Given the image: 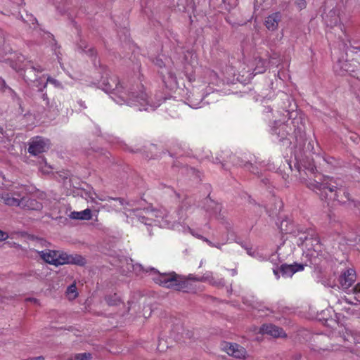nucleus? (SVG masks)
I'll return each instance as SVG.
<instances>
[{
  "label": "nucleus",
  "instance_id": "obj_1",
  "mask_svg": "<svg viewBox=\"0 0 360 360\" xmlns=\"http://www.w3.org/2000/svg\"><path fill=\"white\" fill-rule=\"evenodd\" d=\"M307 186L314 191L321 200H335L340 204L346 205L349 209L360 210V202L352 199L342 183L333 178L325 177L321 182L316 180L310 181L307 183Z\"/></svg>",
  "mask_w": 360,
  "mask_h": 360
},
{
  "label": "nucleus",
  "instance_id": "obj_2",
  "mask_svg": "<svg viewBox=\"0 0 360 360\" xmlns=\"http://www.w3.org/2000/svg\"><path fill=\"white\" fill-rule=\"evenodd\" d=\"M118 97L128 105L146 106L148 103V95L143 90V86L131 82H118L114 89Z\"/></svg>",
  "mask_w": 360,
  "mask_h": 360
},
{
  "label": "nucleus",
  "instance_id": "obj_3",
  "mask_svg": "<svg viewBox=\"0 0 360 360\" xmlns=\"http://www.w3.org/2000/svg\"><path fill=\"white\" fill-rule=\"evenodd\" d=\"M39 254L44 262L55 266L68 264L83 266L86 263V259L77 254L68 255L63 251L51 250H42Z\"/></svg>",
  "mask_w": 360,
  "mask_h": 360
},
{
  "label": "nucleus",
  "instance_id": "obj_4",
  "mask_svg": "<svg viewBox=\"0 0 360 360\" xmlns=\"http://www.w3.org/2000/svg\"><path fill=\"white\" fill-rule=\"evenodd\" d=\"M16 60L13 58L11 61V66L18 72L22 74L23 77L26 82H33L38 84L40 83L42 77H37V73H41L44 69L41 67H34L31 61L26 60L24 56L22 54H15Z\"/></svg>",
  "mask_w": 360,
  "mask_h": 360
},
{
  "label": "nucleus",
  "instance_id": "obj_5",
  "mask_svg": "<svg viewBox=\"0 0 360 360\" xmlns=\"http://www.w3.org/2000/svg\"><path fill=\"white\" fill-rule=\"evenodd\" d=\"M153 280L155 283L166 288L184 292L192 290L189 281L175 272L159 274L154 276Z\"/></svg>",
  "mask_w": 360,
  "mask_h": 360
},
{
  "label": "nucleus",
  "instance_id": "obj_6",
  "mask_svg": "<svg viewBox=\"0 0 360 360\" xmlns=\"http://www.w3.org/2000/svg\"><path fill=\"white\" fill-rule=\"evenodd\" d=\"M49 140L42 136H37L30 139L28 142V153L32 155H37L49 150Z\"/></svg>",
  "mask_w": 360,
  "mask_h": 360
},
{
  "label": "nucleus",
  "instance_id": "obj_7",
  "mask_svg": "<svg viewBox=\"0 0 360 360\" xmlns=\"http://www.w3.org/2000/svg\"><path fill=\"white\" fill-rule=\"evenodd\" d=\"M335 338L337 339L335 344H332V349L333 350L339 349L338 346L349 348V343L352 344L355 342L354 335L350 330L346 328L340 333V335L335 336Z\"/></svg>",
  "mask_w": 360,
  "mask_h": 360
},
{
  "label": "nucleus",
  "instance_id": "obj_8",
  "mask_svg": "<svg viewBox=\"0 0 360 360\" xmlns=\"http://www.w3.org/2000/svg\"><path fill=\"white\" fill-rule=\"evenodd\" d=\"M23 194L24 193L22 191L6 193L1 195L0 200L6 205L16 206L21 208V201Z\"/></svg>",
  "mask_w": 360,
  "mask_h": 360
},
{
  "label": "nucleus",
  "instance_id": "obj_9",
  "mask_svg": "<svg viewBox=\"0 0 360 360\" xmlns=\"http://www.w3.org/2000/svg\"><path fill=\"white\" fill-rule=\"evenodd\" d=\"M356 279L355 271L349 269L344 271L339 278V283L343 290L349 289L354 283Z\"/></svg>",
  "mask_w": 360,
  "mask_h": 360
},
{
  "label": "nucleus",
  "instance_id": "obj_10",
  "mask_svg": "<svg viewBox=\"0 0 360 360\" xmlns=\"http://www.w3.org/2000/svg\"><path fill=\"white\" fill-rule=\"evenodd\" d=\"M260 332L274 338H281L285 335L282 328L272 324H264L260 328Z\"/></svg>",
  "mask_w": 360,
  "mask_h": 360
},
{
  "label": "nucleus",
  "instance_id": "obj_11",
  "mask_svg": "<svg viewBox=\"0 0 360 360\" xmlns=\"http://www.w3.org/2000/svg\"><path fill=\"white\" fill-rule=\"evenodd\" d=\"M226 353L234 358L243 359L245 358L246 349L241 345L236 343H231Z\"/></svg>",
  "mask_w": 360,
  "mask_h": 360
},
{
  "label": "nucleus",
  "instance_id": "obj_12",
  "mask_svg": "<svg viewBox=\"0 0 360 360\" xmlns=\"http://www.w3.org/2000/svg\"><path fill=\"white\" fill-rule=\"evenodd\" d=\"M43 207L42 204L35 199L25 196L22 197L21 208L27 210H40Z\"/></svg>",
  "mask_w": 360,
  "mask_h": 360
},
{
  "label": "nucleus",
  "instance_id": "obj_13",
  "mask_svg": "<svg viewBox=\"0 0 360 360\" xmlns=\"http://www.w3.org/2000/svg\"><path fill=\"white\" fill-rule=\"evenodd\" d=\"M304 265L298 263H294L292 264H282L280 267V271L283 276H292L295 273L302 271Z\"/></svg>",
  "mask_w": 360,
  "mask_h": 360
},
{
  "label": "nucleus",
  "instance_id": "obj_14",
  "mask_svg": "<svg viewBox=\"0 0 360 360\" xmlns=\"http://www.w3.org/2000/svg\"><path fill=\"white\" fill-rule=\"evenodd\" d=\"M300 239L306 243L307 247L309 245L314 246L313 250L316 253V255H319L318 252L320 251L321 247L319 244V240L314 231H311V234L309 233L308 236H304V238L300 237Z\"/></svg>",
  "mask_w": 360,
  "mask_h": 360
},
{
  "label": "nucleus",
  "instance_id": "obj_15",
  "mask_svg": "<svg viewBox=\"0 0 360 360\" xmlns=\"http://www.w3.org/2000/svg\"><path fill=\"white\" fill-rule=\"evenodd\" d=\"M340 11L338 9H332L324 17V20L327 26L334 27L340 22Z\"/></svg>",
  "mask_w": 360,
  "mask_h": 360
},
{
  "label": "nucleus",
  "instance_id": "obj_16",
  "mask_svg": "<svg viewBox=\"0 0 360 360\" xmlns=\"http://www.w3.org/2000/svg\"><path fill=\"white\" fill-rule=\"evenodd\" d=\"M281 20V14L279 12L274 13L266 18L265 25L268 30H275L277 29L278 22Z\"/></svg>",
  "mask_w": 360,
  "mask_h": 360
},
{
  "label": "nucleus",
  "instance_id": "obj_17",
  "mask_svg": "<svg viewBox=\"0 0 360 360\" xmlns=\"http://www.w3.org/2000/svg\"><path fill=\"white\" fill-rule=\"evenodd\" d=\"M70 217L73 219L89 220L92 217L90 209H86L81 212L73 211L70 213Z\"/></svg>",
  "mask_w": 360,
  "mask_h": 360
},
{
  "label": "nucleus",
  "instance_id": "obj_18",
  "mask_svg": "<svg viewBox=\"0 0 360 360\" xmlns=\"http://www.w3.org/2000/svg\"><path fill=\"white\" fill-rule=\"evenodd\" d=\"M162 80L165 85L169 88H174L178 85L176 77L171 71H169L167 75H162Z\"/></svg>",
  "mask_w": 360,
  "mask_h": 360
},
{
  "label": "nucleus",
  "instance_id": "obj_19",
  "mask_svg": "<svg viewBox=\"0 0 360 360\" xmlns=\"http://www.w3.org/2000/svg\"><path fill=\"white\" fill-rule=\"evenodd\" d=\"M11 48L5 39L4 32L0 29V55L4 56L9 53Z\"/></svg>",
  "mask_w": 360,
  "mask_h": 360
},
{
  "label": "nucleus",
  "instance_id": "obj_20",
  "mask_svg": "<svg viewBox=\"0 0 360 360\" xmlns=\"http://www.w3.org/2000/svg\"><path fill=\"white\" fill-rule=\"evenodd\" d=\"M47 83L53 84L56 86H60V82L58 80L49 76L46 79V82L44 84H42V82H40V83H39L38 84H36V86L39 89V91H43L44 89L46 87Z\"/></svg>",
  "mask_w": 360,
  "mask_h": 360
},
{
  "label": "nucleus",
  "instance_id": "obj_21",
  "mask_svg": "<svg viewBox=\"0 0 360 360\" xmlns=\"http://www.w3.org/2000/svg\"><path fill=\"white\" fill-rule=\"evenodd\" d=\"M105 301L110 306L118 305L121 302L120 297L116 293L106 296Z\"/></svg>",
  "mask_w": 360,
  "mask_h": 360
},
{
  "label": "nucleus",
  "instance_id": "obj_22",
  "mask_svg": "<svg viewBox=\"0 0 360 360\" xmlns=\"http://www.w3.org/2000/svg\"><path fill=\"white\" fill-rule=\"evenodd\" d=\"M67 295L68 296L69 300H74L75 299L78 293L77 292V287L75 283L71 284L70 286H68L67 290H66Z\"/></svg>",
  "mask_w": 360,
  "mask_h": 360
},
{
  "label": "nucleus",
  "instance_id": "obj_23",
  "mask_svg": "<svg viewBox=\"0 0 360 360\" xmlns=\"http://www.w3.org/2000/svg\"><path fill=\"white\" fill-rule=\"evenodd\" d=\"M342 300L354 307V309H351V307H344L343 308V309H345L348 314H354L356 311L360 310V308L359 307V304L353 303L352 302L349 301L348 299L346 297L343 298Z\"/></svg>",
  "mask_w": 360,
  "mask_h": 360
},
{
  "label": "nucleus",
  "instance_id": "obj_24",
  "mask_svg": "<svg viewBox=\"0 0 360 360\" xmlns=\"http://www.w3.org/2000/svg\"><path fill=\"white\" fill-rule=\"evenodd\" d=\"M288 124L283 123L280 125V130L278 133V136H281L282 139L285 138V136L289 134Z\"/></svg>",
  "mask_w": 360,
  "mask_h": 360
},
{
  "label": "nucleus",
  "instance_id": "obj_25",
  "mask_svg": "<svg viewBox=\"0 0 360 360\" xmlns=\"http://www.w3.org/2000/svg\"><path fill=\"white\" fill-rule=\"evenodd\" d=\"M91 354L89 353L77 354L70 360H89Z\"/></svg>",
  "mask_w": 360,
  "mask_h": 360
},
{
  "label": "nucleus",
  "instance_id": "obj_26",
  "mask_svg": "<svg viewBox=\"0 0 360 360\" xmlns=\"http://www.w3.org/2000/svg\"><path fill=\"white\" fill-rule=\"evenodd\" d=\"M0 89L2 91H5L6 89H8L11 91L13 90L6 84L5 80L0 77Z\"/></svg>",
  "mask_w": 360,
  "mask_h": 360
},
{
  "label": "nucleus",
  "instance_id": "obj_27",
  "mask_svg": "<svg viewBox=\"0 0 360 360\" xmlns=\"http://www.w3.org/2000/svg\"><path fill=\"white\" fill-rule=\"evenodd\" d=\"M295 3L300 9H303L306 7V0H295Z\"/></svg>",
  "mask_w": 360,
  "mask_h": 360
},
{
  "label": "nucleus",
  "instance_id": "obj_28",
  "mask_svg": "<svg viewBox=\"0 0 360 360\" xmlns=\"http://www.w3.org/2000/svg\"><path fill=\"white\" fill-rule=\"evenodd\" d=\"M8 238V233L0 231V240H4Z\"/></svg>",
  "mask_w": 360,
  "mask_h": 360
},
{
  "label": "nucleus",
  "instance_id": "obj_29",
  "mask_svg": "<svg viewBox=\"0 0 360 360\" xmlns=\"http://www.w3.org/2000/svg\"><path fill=\"white\" fill-rule=\"evenodd\" d=\"M352 291L353 293H359L360 292V284L356 285L352 289Z\"/></svg>",
  "mask_w": 360,
  "mask_h": 360
},
{
  "label": "nucleus",
  "instance_id": "obj_30",
  "mask_svg": "<svg viewBox=\"0 0 360 360\" xmlns=\"http://www.w3.org/2000/svg\"><path fill=\"white\" fill-rule=\"evenodd\" d=\"M307 170L309 171L311 174L314 173L315 170H316L314 166H311L307 168Z\"/></svg>",
  "mask_w": 360,
  "mask_h": 360
},
{
  "label": "nucleus",
  "instance_id": "obj_31",
  "mask_svg": "<svg viewBox=\"0 0 360 360\" xmlns=\"http://www.w3.org/2000/svg\"><path fill=\"white\" fill-rule=\"evenodd\" d=\"M295 360H299L301 358V354H297L293 356Z\"/></svg>",
  "mask_w": 360,
  "mask_h": 360
},
{
  "label": "nucleus",
  "instance_id": "obj_32",
  "mask_svg": "<svg viewBox=\"0 0 360 360\" xmlns=\"http://www.w3.org/2000/svg\"><path fill=\"white\" fill-rule=\"evenodd\" d=\"M44 357L42 356H38V357H36V358H34V359H32L30 360H44Z\"/></svg>",
  "mask_w": 360,
  "mask_h": 360
},
{
  "label": "nucleus",
  "instance_id": "obj_33",
  "mask_svg": "<svg viewBox=\"0 0 360 360\" xmlns=\"http://www.w3.org/2000/svg\"><path fill=\"white\" fill-rule=\"evenodd\" d=\"M89 52L91 53V56L94 55L96 53V51L93 49H89Z\"/></svg>",
  "mask_w": 360,
  "mask_h": 360
},
{
  "label": "nucleus",
  "instance_id": "obj_34",
  "mask_svg": "<svg viewBox=\"0 0 360 360\" xmlns=\"http://www.w3.org/2000/svg\"><path fill=\"white\" fill-rule=\"evenodd\" d=\"M356 351L358 355L360 356V345L357 346V347L356 348Z\"/></svg>",
  "mask_w": 360,
  "mask_h": 360
},
{
  "label": "nucleus",
  "instance_id": "obj_35",
  "mask_svg": "<svg viewBox=\"0 0 360 360\" xmlns=\"http://www.w3.org/2000/svg\"><path fill=\"white\" fill-rule=\"evenodd\" d=\"M274 274L278 278V271L277 269H274Z\"/></svg>",
  "mask_w": 360,
  "mask_h": 360
},
{
  "label": "nucleus",
  "instance_id": "obj_36",
  "mask_svg": "<svg viewBox=\"0 0 360 360\" xmlns=\"http://www.w3.org/2000/svg\"><path fill=\"white\" fill-rule=\"evenodd\" d=\"M231 271H232L233 275H235L236 274V271L235 269H232Z\"/></svg>",
  "mask_w": 360,
  "mask_h": 360
},
{
  "label": "nucleus",
  "instance_id": "obj_37",
  "mask_svg": "<svg viewBox=\"0 0 360 360\" xmlns=\"http://www.w3.org/2000/svg\"><path fill=\"white\" fill-rule=\"evenodd\" d=\"M47 98L46 94H43V98L46 99Z\"/></svg>",
  "mask_w": 360,
  "mask_h": 360
},
{
  "label": "nucleus",
  "instance_id": "obj_38",
  "mask_svg": "<svg viewBox=\"0 0 360 360\" xmlns=\"http://www.w3.org/2000/svg\"><path fill=\"white\" fill-rule=\"evenodd\" d=\"M161 63H162V61H160V63H159L158 65L161 66Z\"/></svg>",
  "mask_w": 360,
  "mask_h": 360
},
{
  "label": "nucleus",
  "instance_id": "obj_39",
  "mask_svg": "<svg viewBox=\"0 0 360 360\" xmlns=\"http://www.w3.org/2000/svg\"><path fill=\"white\" fill-rule=\"evenodd\" d=\"M161 63H162V61H160V63H159L158 65L161 66Z\"/></svg>",
  "mask_w": 360,
  "mask_h": 360
},
{
  "label": "nucleus",
  "instance_id": "obj_40",
  "mask_svg": "<svg viewBox=\"0 0 360 360\" xmlns=\"http://www.w3.org/2000/svg\"><path fill=\"white\" fill-rule=\"evenodd\" d=\"M194 280H195V281H200V279H199V278H194Z\"/></svg>",
  "mask_w": 360,
  "mask_h": 360
},
{
  "label": "nucleus",
  "instance_id": "obj_41",
  "mask_svg": "<svg viewBox=\"0 0 360 360\" xmlns=\"http://www.w3.org/2000/svg\"><path fill=\"white\" fill-rule=\"evenodd\" d=\"M31 300H33V301H34V302H36V301H37V300H36V299H32Z\"/></svg>",
  "mask_w": 360,
  "mask_h": 360
},
{
  "label": "nucleus",
  "instance_id": "obj_42",
  "mask_svg": "<svg viewBox=\"0 0 360 360\" xmlns=\"http://www.w3.org/2000/svg\"><path fill=\"white\" fill-rule=\"evenodd\" d=\"M160 343L158 345V349H160Z\"/></svg>",
  "mask_w": 360,
  "mask_h": 360
},
{
  "label": "nucleus",
  "instance_id": "obj_43",
  "mask_svg": "<svg viewBox=\"0 0 360 360\" xmlns=\"http://www.w3.org/2000/svg\"><path fill=\"white\" fill-rule=\"evenodd\" d=\"M356 49L360 50V47L355 48Z\"/></svg>",
  "mask_w": 360,
  "mask_h": 360
}]
</instances>
